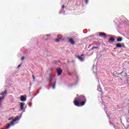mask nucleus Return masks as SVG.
Segmentation results:
<instances>
[{
	"mask_svg": "<svg viewBox=\"0 0 129 129\" xmlns=\"http://www.w3.org/2000/svg\"><path fill=\"white\" fill-rule=\"evenodd\" d=\"M74 102L76 106H78L79 107L80 106H83L86 102V99L84 96H80L76 97L75 99Z\"/></svg>",
	"mask_w": 129,
	"mask_h": 129,
	"instance_id": "1",
	"label": "nucleus"
},
{
	"mask_svg": "<svg viewBox=\"0 0 129 129\" xmlns=\"http://www.w3.org/2000/svg\"><path fill=\"white\" fill-rule=\"evenodd\" d=\"M21 117H22V114L20 115V117H19V116H17L16 117H15L13 120L11 122V123H8L7 124V126L6 127V129H9V127H11V126H14V125H15V124H16V123H15V122H16V121H17V120H20L21 119Z\"/></svg>",
	"mask_w": 129,
	"mask_h": 129,
	"instance_id": "2",
	"label": "nucleus"
},
{
	"mask_svg": "<svg viewBox=\"0 0 129 129\" xmlns=\"http://www.w3.org/2000/svg\"><path fill=\"white\" fill-rule=\"evenodd\" d=\"M7 94V90H5L4 92H2L1 93H0V95H2V97H0V101H2V100H4L5 99V97H6V95ZM1 103H0V106H1Z\"/></svg>",
	"mask_w": 129,
	"mask_h": 129,
	"instance_id": "3",
	"label": "nucleus"
},
{
	"mask_svg": "<svg viewBox=\"0 0 129 129\" xmlns=\"http://www.w3.org/2000/svg\"><path fill=\"white\" fill-rule=\"evenodd\" d=\"M56 72L57 73V76H60L62 74V73L63 72V70L61 68H58L56 69Z\"/></svg>",
	"mask_w": 129,
	"mask_h": 129,
	"instance_id": "4",
	"label": "nucleus"
},
{
	"mask_svg": "<svg viewBox=\"0 0 129 129\" xmlns=\"http://www.w3.org/2000/svg\"><path fill=\"white\" fill-rule=\"evenodd\" d=\"M117 48H123L124 47V43H117L116 44Z\"/></svg>",
	"mask_w": 129,
	"mask_h": 129,
	"instance_id": "5",
	"label": "nucleus"
},
{
	"mask_svg": "<svg viewBox=\"0 0 129 129\" xmlns=\"http://www.w3.org/2000/svg\"><path fill=\"white\" fill-rule=\"evenodd\" d=\"M20 100H21V101H26L27 96H21Z\"/></svg>",
	"mask_w": 129,
	"mask_h": 129,
	"instance_id": "6",
	"label": "nucleus"
},
{
	"mask_svg": "<svg viewBox=\"0 0 129 129\" xmlns=\"http://www.w3.org/2000/svg\"><path fill=\"white\" fill-rule=\"evenodd\" d=\"M25 103L24 102H21L20 103V111H22L23 109H24V106H25Z\"/></svg>",
	"mask_w": 129,
	"mask_h": 129,
	"instance_id": "7",
	"label": "nucleus"
},
{
	"mask_svg": "<svg viewBox=\"0 0 129 129\" xmlns=\"http://www.w3.org/2000/svg\"><path fill=\"white\" fill-rule=\"evenodd\" d=\"M103 107H104V110L106 114H107V105L106 104H104L103 105Z\"/></svg>",
	"mask_w": 129,
	"mask_h": 129,
	"instance_id": "8",
	"label": "nucleus"
},
{
	"mask_svg": "<svg viewBox=\"0 0 129 129\" xmlns=\"http://www.w3.org/2000/svg\"><path fill=\"white\" fill-rule=\"evenodd\" d=\"M99 36V37H106V34L104 32H100Z\"/></svg>",
	"mask_w": 129,
	"mask_h": 129,
	"instance_id": "9",
	"label": "nucleus"
},
{
	"mask_svg": "<svg viewBox=\"0 0 129 129\" xmlns=\"http://www.w3.org/2000/svg\"><path fill=\"white\" fill-rule=\"evenodd\" d=\"M70 43H71V44H72V45H74V44H75V42H74V39L72 38H70Z\"/></svg>",
	"mask_w": 129,
	"mask_h": 129,
	"instance_id": "10",
	"label": "nucleus"
},
{
	"mask_svg": "<svg viewBox=\"0 0 129 129\" xmlns=\"http://www.w3.org/2000/svg\"><path fill=\"white\" fill-rule=\"evenodd\" d=\"M53 80V77L52 76V75L51 74H49V81L50 83H51V81Z\"/></svg>",
	"mask_w": 129,
	"mask_h": 129,
	"instance_id": "11",
	"label": "nucleus"
},
{
	"mask_svg": "<svg viewBox=\"0 0 129 129\" xmlns=\"http://www.w3.org/2000/svg\"><path fill=\"white\" fill-rule=\"evenodd\" d=\"M115 41V39L113 37H110L109 42H111V43H113V42H114Z\"/></svg>",
	"mask_w": 129,
	"mask_h": 129,
	"instance_id": "12",
	"label": "nucleus"
},
{
	"mask_svg": "<svg viewBox=\"0 0 129 129\" xmlns=\"http://www.w3.org/2000/svg\"><path fill=\"white\" fill-rule=\"evenodd\" d=\"M78 58L79 59L80 61H81L82 62H83V61H84V59L83 58V57H82L80 56H78Z\"/></svg>",
	"mask_w": 129,
	"mask_h": 129,
	"instance_id": "13",
	"label": "nucleus"
},
{
	"mask_svg": "<svg viewBox=\"0 0 129 129\" xmlns=\"http://www.w3.org/2000/svg\"><path fill=\"white\" fill-rule=\"evenodd\" d=\"M117 42H121L122 41V38L121 37H119L117 38Z\"/></svg>",
	"mask_w": 129,
	"mask_h": 129,
	"instance_id": "14",
	"label": "nucleus"
},
{
	"mask_svg": "<svg viewBox=\"0 0 129 129\" xmlns=\"http://www.w3.org/2000/svg\"><path fill=\"white\" fill-rule=\"evenodd\" d=\"M122 73H123V72H122L120 73H117V72H114V74H116L117 75H121Z\"/></svg>",
	"mask_w": 129,
	"mask_h": 129,
	"instance_id": "15",
	"label": "nucleus"
},
{
	"mask_svg": "<svg viewBox=\"0 0 129 129\" xmlns=\"http://www.w3.org/2000/svg\"><path fill=\"white\" fill-rule=\"evenodd\" d=\"M55 87H56V80L53 83V85L52 86V89H55Z\"/></svg>",
	"mask_w": 129,
	"mask_h": 129,
	"instance_id": "16",
	"label": "nucleus"
},
{
	"mask_svg": "<svg viewBox=\"0 0 129 129\" xmlns=\"http://www.w3.org/2000/svg\"><path fill=\"white\" fill-rule=\"evenodd\" d=\"M94 49H98V46H93L90 50H93Z\"/></svg>",
	"mask_w": 129,
	"mask_h": 129,
	"instance_id": "17",
	"label": "nucleus"
},
{
	"mask_svg": "<svg viewBox=\"0 0 129 129\" xmlns=\"http://www.w3.org/2000/svg\"><path fill=\"white\" fill-rule=\"evenodd\" d=\"M97 90H98V91H101V88H100V86H98Z\"/></svg>",
	"mask_w": 129,
	"mask_h": 129,
	"instance_id": "18",
	"label": "nucleus"
},
{
	"mask_svg": "<svg viewBox=\"0 0 129 129\" xmlns=\"http://www.w3.org/2000/svg\"><path fill=\"white\" fill-rule=\"evenodd\" d=\"M85 1L86 5H88V0H85Z\"/></svg>",
	"mask_w": 129,
	"mask_h": 129,
	"instance_id": "19",
	"label": "nucleus"
},
{
	"mask_svg": "<svg viewBox=\"0 0 129 129\" xmlns=\"http://www.w3.org/2000/svg\"><path fill=\"white\" fill-rule=\"evenodd\" d=\"M25 59V56H22L21 57V60L23 61Z\"/></svg>",
	"mask_w": 129,
	"mask_h": 129,
	"instance_id": "20",
	"label": "nucleus"
},
{
	"mask_svg": "<svg viewBox=\"0 0 129 129\" xmlns=\"http://www.w3.org/2000/svg\"><path fill=\"white\" fill-rule=\"evenodd\" d=\"M14 117H10L9 119H8V120H11V119H13Z\"/></svg>",
	"mask_w": 129,
	"mask_h": 129,
	"instance_id": "21",
	"label": "nucleus"
},
{
	"mask_svg": "<svg viewBox=\"0 0 129 129\" xmlns=\"http://www.w3.org/2000/svg\"><path fill=\"white\" fill-rule=\"evenodd\" d=\"M59 41H60V39H56V42H58Z\"/></svg>",
	"mask_w": 129,
	"mask_h": 129,
	"instance_id": "22",
	"label": "nucleus"
},
{
	"mask_svg": "<svg viewBox=\"0 0 129 129\" xmlns=\"http://www.w3.org/2000/svg\"><path fill=\"white\" fill-rule=\"evenodd\" d=\"M33 80H35V76L32 75Z\"/></svg>",
	"mask_w": 129,
	"mask_h": 129,
	"instance_id": "23",
	"label": "nucleus"
},
{
	"mask_svg": "<svg viewBox=\"0 0 129 129\" xmlns=\"http://www.w3.org/2000/svg\"><path fill=\"white\" fill-rule=\"evenodd\" d=\"M51 34L46 35V37H50Z\"/></svg>",
	"mask_w": 129,
	"mask_h": 129,
	"instance_id": "24",
	"label": "nucleus"
},
{
	"mask_svg": "<svg viewBox=\"0 0 129 129\" xmlns=\"http://www.w3.org/2000/svg\"><path fill=\"white\" fill-rule=\"evenodd\" d=\"M106 37H110V35H107V34H106Z\"/></svg>",
	"mask_w": 129,
	"mask_h": 129,
	"instance_id": "25",
	"label": "nucleus"
},
{
	"mask_svg": "<svg viewBox=\"0 0 129 129\" xmlns=\"http://www.w3.org/2000/svg\"><path fill=\"white\" fill-rule=\"evenodd\" d=\"M21 65H22V64H19V65L18 66V68H19V67H21Z\"/></svg>",
	"mask_w": 129,
	"mask_h": 129,
	"instance_id": "26",
	"label": "nucleus"
},
{
	"mask_svg": "<svg viewBox=\"0 0 129 129\" xmlns=\"http://www.w3.org/2000/svg\"><path fill=\"white\" fill-rule=\"evenodd\" d=\"M69 76H72V75L70 73L69 74Z\"/></svg>",
	"mask_w": 129,
	"mask_h": 129,
	"instance_id": "27",
	"label": "nucleus"
},
{
	"mask_svg": "<svg viewBox=\"0 0 129 129\" xmlns=\"http://www.w3.org/2000/svg\"><path fill=\"white\" fill-rule=\"evenodd\" d=\"M65 8V6H63L62 7V9H64Z\"/></svg>",
	"mask_w": 129,
	"mask_h": 129,
	"instance_id": "28",
	"label": "nucleus"
},
{
	"mask_svg": "<svg viewBox=\"0 0 129 129\" xmlns=\"http://www.w3.org/2000/svg\"><path fill=\"white\" fill-rule=\"evenodd\" d=\"M29 106L31 107V106H32V104H29Z\"/></svg>",
	"mask_w": 129,
	"mask_h": 129,
	"instance_id": "29",
	"label": "nucleus"
},
{
	"mask_svg": "<svg viewBox=\"0 0 129 129\" xmlns=\"http://www.w3.org/2000/svg\"><path fill=\"white\" fill-rule=\"evenodd\" d=\"M25 111H25V109H24V110H23L22 111V112H25Z\"/></svg>",
	"mask_w": 129,
	"mask_h": 129,
	"instance_id": "30",
	"label": "nucleus"
},
{
	"mask_svg": "<svg viewBox=\"0 0 129 129\" xmlns=\"http://www.w3.org/2000/svg\"><path fill=\"white\" fill-rule=\"evenodd\" d=\"M93 69H94V66H93Z\"/></svg>",
	"mask_w": 129,
	"mask_h": 129,
	"instance_id": "31",
	"label": "nucleus"
},
{
	"mask_svg": "<svg viewBox=\"0 0 129 129\" xmlns=\"http://www.w3.org/2000/svg\"><path fill=\"white\" fill-rule=\"evenodd\" d=\"M84 55L83 54H82V55H81V56H84Z\"/></svg>",
	"mask_w": 129,
	"mask_h": 129,
	"instance_id": "32",
	"label": "nucleus"
},
{
	"mask_svg": "<svg viewBox=\"0 0 129 129\" xmlns=\"http://www.w3.org/2000/svg\"><path fill=\"white\" fill-rule=\"evenodd\" d=\"M37 94H35L34 96H36L37 95Z\"/></svg>",
	"mask_w": 129,
	"mask_h": 129,
	"instance_id": "33",
	"label": "nucleus"
},
{
	"mask_svg": "<svg viewBox=\"0 0 129 129\" xmlns=\"http://www.w3.org/2000/svg\"><path fill=\"white\" fill-rule=\"evenodd\" d=\"M128 64H129V61H128Z\"/></svg>",
	"mask_w": 129,
	"mask_h": 129,
	"instance_id": "34",
	"label": "nucleus"
},
{
	"mask_svg": "<svg viewBox=\"0 0 129 129\" xmlns=\"http://www.w3.org/2000/svg\"><path fill=\"white\" fill-rule=\"evenodd\" d=\"M114 128H115V126H114Z\"/></svg>",
	"mask_w": 129,
	"mask_h": 129,
	"instance_id": "35",
	"label": "nucleus"
},
{
	"mask_svg": "<svg viewBox=\"0 0 129 129\" xmlns=\"http://www.w3.org/2000/svg\"><path fill=\"white\" fill-rule=\"evenodd\" d=\"M0 109H1V107H0Z\"/></svg>",
	"mask_w": 129,
	"mask_h": 129,
	"instance_id": "36",
	"label": "nucleus"
}]
</instances>
